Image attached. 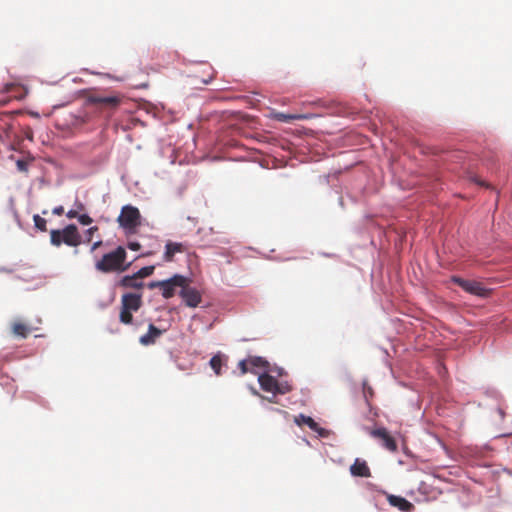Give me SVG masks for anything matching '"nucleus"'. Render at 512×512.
Here are the masks:
<instances>
[{"mask_svg":"<svg viewBox=\"0 0 512 512\" xmlns=\"http://www.w3.org/2000/svg\"><path fill=\"white\" fill-rule=\"evenodd\" d=\"M119 320L121 323L126 324V325L132 324L133 323L132 312H124L123 310H121Z\"/></svg>","mask_w":512,"mask_h":512,"instance_id":"b1692460","label":"nucleus"},{"mask_svg":"<svg viewBox=\"0 0 512 512\" xmlns=\"http://www.w3.org/2000/svg\"><path fill=\"white\" fill-rule=\"evenodd\" d=\"M497 412H498V414L500 415V417L503 419V418H504V416H505V412H504V410H503L501 407H498V408H497Z\"/></svg>","mask_w":512,"mask_h":512,"instance_id":"ea45409f","label":"nucleus"},{"mask_svg":"<svg viewBox=\"0 0 512 512\" xmlns=\"http://www.w3.org/2000/svg\"><path fill=\"white\" fill-rule=\"evenodd\" d=\"M349 470L353 477L367 478L371 476L367 462L361 458H356Z\"/></svg>","mask_w":512,"mask_h":512,"instance_id":"ddd939ff","label":"nucleus"},{"mask_svg":"<svg viewBox=\"0 0 512 512\" xmlns=\"http://www.w3.org/2000/svg\"><path fill=\"white\" fill-rule=\"evenodd\" d=\"M74 207L77 212L84 210V204L82 202L78 201L77 199L74 202Z\"/></svg>","mask_w":512,"mask_h":512,"instance_id":"f704fd0d","label":"nucleus"},{"mask_svg":"<svg viewBox=\"0 0 512 512\" xmlns=\"http://www.w3.org/2000/svg\"><path fill=\"white\" fill-rule=\"evenodd\" d=\"M370 435L375 438H379L382 441V446L391 451H397V441L396 439L388 432L385 427H378L370 431Z\"/></svg>","mask_w":512,"mask_h":512,"instance_id":"9d476101","label":"nucleus"},{"mask_svg":"<svg viewBox=\"0 0 512 512\" xmlns=\"http://www.w3.org/2000/svg\"><path fill=\"white\" fill-rule=\"evenodd\" d=\"M142 305V294L124 293L121 297V310L124 312H136Z\"/></svg>","mask_w":512,"mask_h":512,"instance_id":"1a4fd4ad","label":"nucleus"},{"mask_svg":"<svg viewBox=\"0 0 512 512\" xmlns=\"http://www.w3.org/2000/svg\"><path fill=\"white\" fill-rule=\"evenodd\" d=\"M16 167L21 172H27L28 171V163L23 159H18L16 161Z\"/></svg>","mask_w":512,"mask_h":512,"instance_id":"c756f323","label":"nucleus"},{"mask_svg":"<svg viewBox=\"0 0 512 512\" xmlns=\"http://www.w3.org/2000/svg\"><path fill=\"white\" fill-rule=\"evenodd\" d=\"M137 258H140V255H137V257H134V259H132L131 262H135V260H137Z\"/></svg>","mask_w":512,"mask_h":512,"instance_id":"de8ad7c7","label":"nucleus"},{"mask_svg":"<svg viewBox=\"0 0 512 512\" xmlns=\"http://www.w3.org/2000/svg\"><path fill=\"white\" fill-rule=\"evenodd\" d=\"M63 212H64V208H63V206H61V205L54 207V208H53V210H52V213H53L54 215H57V216L62 215V214H63Z\"/></svg>","mask_w":512,"mask_h":512,"instance_id":"72a5a7b5","label":"nucleus"},{"mask_svg":"<svg viewBox=\"0 0 512 512\" xmlns=\"http://www.w3.org/2000/svg\"><path fill=\"white\" fill-rule=\"evenodd\" d=\"M485 395L493 400H496V401H499V399L501 398V394L499 393L498 390H496L495 388H488L486 391H485Z\"/></svg>","mask_w":512,"mask_h":512,"instance_id":"a878e982","label":"nucleus"},{"mask_svg":"<svg viewBox=\"0 0 512 512\" xmlns=\"http://www.w3.org/2000/svg\"><path fill=\"white\" fill-rule=\"evenodd\" d=\"M47 213H48V211H47L46 209H44V210L42 211V214H43V215H46Z\"/></svg>","mask_w":512,"mask_h":512,"instance_id":"8fccbe9b","label":"nucleus"},{"mask_svg":"<svg viewBox=\"0 0 512 512\" xmlns=\"http://www.w3.org/2000/svg\"><path fill=\"white\" fill-rule=\"evenodd\" d=\"M147 288L148 289H155V288H162V283H161V280H153V281H150L147 283Z\"/></svg>","mask_w":512,"mask_h":512,"instance_id":"473e14b6","label":"nucleus"},{"mask_svg":"<svg viewBox=\"0 0 512 512\" xmlns=\"http://www.w3.org/2000/svg\"><path fill=\"white\" fill-rule=\"evenodd\" d=\"M12 270L6 268V267H0V272H11Z\"/></svg>","mask_w":512,"mask_h":512,"instance_id":"79ce46f5","label":"nucleus"},{"mask_svg":"<svg viewBox=\"0 0 512 512\" xmlns=\"http://www.w3.org/2000/svg\"><path fill=\"white\" fill-rule=\"evenodd\" d=\"M137 258H140V255H137V257H134V259H132L131 262H135V260H137Z\"/></svg>","mask_w":512,"mask_h":512,"instance_id":"49530a36","label":"nucleus"},{"mask_svg":"<svg viewBox=\"0 0 512 512\" xmlns=\"http://www.w3.org/2000/svg\"><path fill=\"white\" fill-rule=\"evenodd\" d=\"M138 278L134 276V274L131 275H124L117 283L118 286L123 288H134V289H140L144 286V283L142 281H138Z\"/></svg>","mask_w":512,"mask_h":512,"instance_id":"dca6fc26","label":"nucleus"},{"mask_svg":"<svg viewBox=\"0 0 512 512\" xmlns=\"http://www.w3.org/2000/svg\"><path fill=\"white\" fill-rule=\"evenodd\" d=\"M102 245V240L95 241L90 248V252L95 251L99 246Z\"/></svg>","mask_w":512,"mask_h":512,"instance_id":"e433bc0d","label":"nucleus"},{"mask_svg":"<svg viewBox=\"0 0 512 512\" xmlns=\"http://www.w3.org/2000/svg\"><path fill=\"white\" fill-rule=\"evenodd\" d=\"M184 250V245L181 242H173L167 241L165 244V251L163 254V259L165 262L173 261L174 255L176 253H181Z\"/></svg>","mask_w":512,"mask_h":512,"instance_id":"2eb2a0df","label":"nucleus"},{"mask_svg":"<svg viewBox=\"0 0 512 512\" xmlns=\"http://www.w3.org/2000/svg\"><path fill=\"white\" fill-rule=\"evenodd\" d=\"M15 219H16L18 225L21 227V222H20V219H19V216H18L17 212H15Z\"/></svg>","mask_w":512,"mask_h":512,"instance_id":"37998d69","label":"nucleus"},{"mask_svg":"<svg viewBox=\"0 0 512 512\" xmlns=\"http://www.w3.org/2000/svg\"><path fill=\"white\" fill-rule=\"evenodd\" d=\"M248 363H249V359L248 358L242 359V360L239 361L238 368L240 369L241 374H245L248 371H250V369H248V367H247Z\"/></svg>","mask_w":512,"mask_h":512,"instance_id":"c85d7f7f","label":"nucleus"},{"mask_svg":"<svg viewBox=\"0 0 512 512\" xmlns=\"http://www.w3.org/2000/svg\"><path fill=\"white\" fill-rule=\"evenodd\" d=\"M78 212L75 210V209H70L67 213H66V216L70 219L72 218H77L78 216Z\"/></svg>","mask_w":512,"mask_h":512,"instance_id":"c9c22d12","label":"nucleus"},{"mask_svg":"<svg viewBox=\"0 0 512 512\" xmlns=\"http://www.w3.org/2000/svg\"><path fill=\"white\" fill-rule=\"evenodd\" d=\"M34 227L36 230L40 232L47 231V221L45 218L41 217L39 214L33 215Z\"/></svg>","mask_w":512,"mask_h":512,"instance_id":"412c9836","label":"nucleus"},{"mask_svg":"<svg viewBox=\"0 0 512 512\" xmlns=\"http://www.w3.org/2000/svg\"><path fill=\"white\" fill-rule=\"evenodd\" d=\"M137 258H140V255H137V257H134V259H132L131 262H135V260H137Z\"/></svg>","mask_w":512,"mask_h":512,"instance_id":"09e8293b","label":"nucleus"},{"mask_svg":"<svg viewBox=\"0 0 512 512\" xmlns=\"http://www.w3.org/2000/svg\"><path fill=\"white\" fill-rule=\"evenodd\" d=\"M126 250L123 246H117L113 251L105 253L101 260L95 264L96 270L109 273H122L130 268L132 262H126Z\"/></svg>","mask_w":512,"mask_h":512,"instance_id":"f257e3e1","label":"nucleus"},{"mask_svg":"<svg viewBox=\"0 0 512 512\" xmlns=\"http://www.w3.org/2000/svg\"><path fill=\"white\" fill-rule=\"evenodd\" d=\"M179 296L187 307L196 308L202 301V296L199 290L195 287L189 286L185 283L184 287L179 290Z\"/></svg>","mask_w":512,"mask_h":512,"instance_id":"423d86ee","label":"nucleus"},{"mask_svg":"<svg viewBox=\"0 0 512 512\" xmlns=\"http://www.w3.org/2000/svg\"><path fill=\"white\" fill-rule=\"evenodd\" d=\"M450 280L452 283L460 286L465 292L474 296L487 297L491 291L478 281L467 280L457 275L451 276Z\"/></svg>","mask_w":512,"mask_h":512,"instance_id":"39448f33","label":"nucleus"},{"mask_svg":"<svg viewBox=\"0 0 512 512\" xmlns=\"http://www.w3.org/2000/svg\"><path fill=\"white\" fill-rule=\"evenodd\" d=\"M316 117H319V115L315 113L296 114V120H310Z\"/></svg>","mask_w":512,"mask_h":512,"instance_id":"cd10ccee","label":"nucleus"},{"mask_svg":"<svg viewBox=\"0 0 512 512\" xmlns=\"http://www.w3.org/2000/svg\"><path fill=\"white\" fill-rule=\"evenodd\" d=\"M164 330H161L153 323H149L148 331L139 338V343L143 346H149L155 343L156 339L163 334Z\"/></svg>","mask_w":512,"mask_h":512,"instance_id":"4468645a","label":"nucleus"},{"mask_svg":"<svg viewBox=\"0 0 512 512\" xmlns=\"http://www.w3.org/2000/svg\"><path fill=\"white\" fill-rule=\"evenodd\" d=\"M271 370H272V371H270V374H272V375H273V373H275V375H274V376H275L276 378H277V377H281V376H283L284 374H286V372H285L284 368H282V367H280V366H277V365H275L274 367H271Z\"/></svg>","mask_w":512,"mask_h":512,"instance_id":"7c9ffc66","label":"nucleus"},{"mask_svg":"<svg viewBox=\"0 0 512 512\" xmlns=\"http://www.w3.org/2000/svg\"><path fill=\"white\" fill-rule=\"evenodd\" d=\"M210 367L213 369L216 375L222 374V366L224 364V355L218 353L214 355L209 361Z\"/></svg>","mask_w":512,"mask_h":512,"instance_id":"a211bd4d","label":"nucleus"},{"mask_svg":"<svg viewBox=\"0 0 512 512\" xmlns=\"http://www.w3.org/2000/svg\"><path fill=\"white\" fill-rule=\"evenodd\" d=\"M276 396L277 395L271 394V396L264 397L263 399H266L267 401L272 402V403H276V400H275Z\"/></svg>","mask_w":512,"mask_h":512,"instance_id":"58836bf2","label":"nucleus"},{"mask_svg":"<svg viewBox=\"0 0 512 512\" xmlns=\"http://www.w3.org/2000/svg\"><path fill=\"white\" fill-rule=\"evenodd\" d=\"M190 278L180 274L175 273L169 278L161 280L162 283V297L165 299H170L174 297L177 293V289H182L184 287L185 283H189Z\"/></svg>","mask_w":512,"mask_h":512,"instance_id":"20e7f679","label":"nucleus"},{"mask_svg":"<svg viewBox=\"0 0 512 512\" xmlns=\"http://www.w3.org/2000/svg\"><path fill=\"white\" fill-rule=\"evenodd\" d=\"M294 422L296 425L301 426L307 425L312 431L316 432L318 437L327 438L330 435V431L326 428L321 427L311 416L300 413L295 417Z\"/></svg>","mask_w":512,"mask_h":512,"instance_id":"0eeeda50","label":"nucleus"},{"mask_svg":"<svg viewBox=\"0 0 512 512\" xmlns=\"http://www.w3.org/2000/svg\"><path fill=\"white\" fill-rule=\"evenodd\" d=\"M339 205L343 207V205H344L343 197H339Z\"/></svg>","mask_w":512,"mask_h":512,"instance_id":"c03bdc74","label":"nucleus"},{"mask_svg":"<svg viewBox=\"0 0 512 512\" xmlns=\"http://www.w3.org/2000/svg\"><path fill=\"white\" fill-rule=\"evenodd\" d=\"M50 243L55 247H59L62 244L77 247L82 243V236L79 233L78 227L70 223L62 229H51Z\"/></svg>","mask_w":512,"mask_h":512,"instance_id":"f03ea898","label":"nucleus"},{"mask_svg":"<svg viewBox=\"0 0 512 512\" xmlns=\"http://www.w3.org/2000/svg\"><path fill=\"white\" fill-rule=\"evenodd\" d=\"M292 390V385L287 381H277V387L275 388V395H284Z\"/></svg>","mask_w":512,"mask_h":512,"instance_id":"4be33fe9","label":"nucleus"},{"mask_svg":"<svg viewBox=\"0 0 512 512\" xmlns=\"http://www.w3.org/2000/svg\"><path fill=\"white\" fill-rule=\"evenodd\" d=\"M77 220L83 226H88L93 222V219L88 213L79 214Z\"/></svg>","mask_w":512,"mask_h":512,"instance_id":"393cba45","label":"nucleus"},{"mask_svg":"<svg viewBox=\"0 0 512 512\" xmlns=\"http://www.w3.org/2000/svg\"><path fill=\"white\" fill-rule=\"evenodd\" d=\"M383 494L387 496L388 503L392 506L400 510L401 512H413L415 506L412 502L408 501L406 498L399 496L388 494L385 491H382Z\"/></svg>","mask_w":512,"mask_h":512,"instance_id":"f8f14e48","label":"nucleus"},{"mask_svg":"<svg viewBox=\"0 0 512 512\" xmlns=\"http://www.w3.org/2000/svg\"><path fill=\"white\" fill-rule=\"evenodd\" d=\"M274 119L283 123H290L291 121L296 120V114L277 112L274 114Z\"/></svg>","mask_w":512,"mask_h":512,"instance_id":"5701e85b","label":"nucleus"},{"mask_svg":"<svg viewBox=\"0 0 512 512\" xmlns=\"http://www.w3.org/2000/svg\"><path fill=\"white\" fill-rule=\"evenodd\" d=\"M210 81H211V78L203 80V82H204L205 84H209V83H210Z\"/></svg>","mask_w":512,"mask_h":512,"instance_id":"a18cd8bd","label":"nucleus"},{"mask_svg":"<svg viewBox=\"0 0 512 512\" xmlns=\"http://www.w3.org/2000/svg\"><path fill=\"white\" fill-rule=\"evenodd\" d=\"M505 473H507L508 475L512 476V470L508 469V468H503L502 469Z\"/></svg>","mask_w":512,"mask_h":512,"instance_id":"a19ab883","label":"nucleus"},{"mask_svg":"<svg viewBox=\"0 0 512 512\" xmlns=\"http://www.w3.org/2000/svg\"><path fill=\"white\" fill-rule=\"evenodd\" d=\"M127 248L132 250V251H138L140 248H141V244L134 240V241H129L127 243Z\"/></svg>","mask_w":512,"mask_h":512,"instance_id":"2f4dec72","label":"nucleus"},{"mask_svg":"<svg viewBox=\"0 0 512 512\" xmlns=\"http://www.w3.org/2000/svg\"><path fill=\"white\" fill-rule=\"evenodd\" d=\"M97 230H98L97 226L89 227L85 231V239L82 240V242H85V243L91 242L92 236H93L94 232H96Z\"/></svg>","mask_w":512,"mask_h":512,"instance_id":"bb28decb","label":"nucleus"},{"mask_svg":"<svg viewBox=\"0 0 512 512\" xmlns=\"http://www.w3.org/2000/svg\"><path fill=\"white\" fill-rule=\"evenodd\" d=\"M156 266L155 265H148L140 268L137 270L134 274L137 278L143 279L146 277L151 276L154 273Z\"/></svg>","mask_w":512,"mask_h":512,"instance_id":"aec40b11","label":"nucleus"},{"mask_svg":"<svg viewBox=\"0 0 512 512\" xmlns=\"http://www.w3.org/2000/svg\"><path fill=\"white\" fill-rule=\"evenodd\" d=\"M119 226L124 229L126 234H133L141 225V214L137 207L126 204L121 208L117 217Z\"/></svg>","mask_w":512,"mask_h":512,"instance_id":"7ed1b4c3","label":"nucleus"},{"mask_svg":"<svg viewBox=\"0 0 512 512\" xmlns=\"http://www.w3.org/2000/svg\"><path fill=\"white\" fill-rule=\"evenodd\" d=\"M249 387V390L251 391V393L255 396H259L261 398H264V396H262L255 387L253 386H248Z\"/></svg>","mask_w":512,"mask_h":512,"instance_id":"4c0bfd02","label":"nucleus"},{"mask_svg":"<svg viewBox=\"0 0 512 512\" xmlns=\"http://www.w3.org/2000/svg\"><path fill=\"white\" fill-rule=\"evenodd\" d=\"M254 374L258 375V383L260 388L271 394L275 395V388L277 387V379L274 375L270 374L271 369H266L262 372L252 370Z\"/></svg>","mask_w":512,"mask_h":512,"instance_id":"6e6552de","label":"nucleus"},{"mask_svg":"<svg viewBox=\"0 0 512 512\" xmlns=\"http://www.w3.org/2000/svg\"><path fill=\"white\" fill-rule=\"evenodd\" d=\"M32 330V328L22 324V323H14L12 325V332L15 336L26 339L28 337L29 332Z\"/></svg>","mask_w":512,"mask_h":512,"instance_id":"6ab92c4d","label":"nucleus"},{"mask_svg":"<svg viewBox=\"0 0 512 512\" xmlns=\"http://www.w3.org/2000/svg\"><path fill=\"white\" fill-rule=\"evenodd\" d=\"M248 359H249V364L252 367L250 369V372H252V373H253L252 370H256V368H262L263 371L266 369H271V365L269 364V362L266 360V358H264L262 356H251Z\"/></svg>","mask_w":512,"mask_h":512,"instance_id":"f3484780","label":"nucleus"},{"mask_svg":"<svg viewBox=\"0 0 512 512\" xmlns=\"http://www.w3.org/2000/svg\"><path fill=\"white\" fill-rule=\"evenodd\" d=\"M121 102L118 96L114 95H89L86 98V104L90 105H102L109 108L117 107Z\"/></svg>","mask_w":512,"mask_h":512,"instance_id":"9b49d317","label":"nucleus"}]
</instances>
